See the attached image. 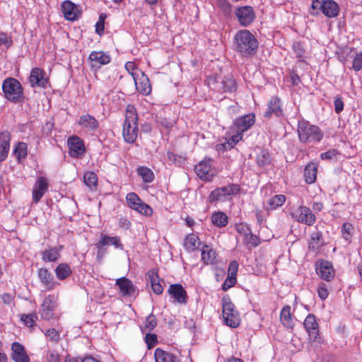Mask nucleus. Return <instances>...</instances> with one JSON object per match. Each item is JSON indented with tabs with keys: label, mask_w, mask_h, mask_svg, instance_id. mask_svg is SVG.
Masks as SVG:
<instances>
[{
	"label": "nucleus",
	"mask_w": 362,
	"mask_h": 362,
	"mask_svg": "<svg viewBox=\"0 0 362 362\" xmlns=\"http://www.w3.org/2000/svg\"><path fill=\"white\" fill-rule=\"evenodd\" d=\"M352 67L355 71H358L362 69V51L356 55Z\"/></svg>",
	"instance_id": "obj_59"
},
{
	"label": "nucleus",
	"mask_w": 362,
	"mask_h": 362,
	"mask_svg": "<svg viewBox=\"0 0 362 362\" xmlns=\"http://www.w3.org/2000/svg\"><path fill=\"white\" fill-rule=\"evenodd\" d=\"M317 165L314 163H308L304 170L305 181L307 184L315 182L317 177Z\"/></svg>",
	"instance_id": "obj_35"
},
{
	"label": "nucleus",
	"mask_w": 362,
	"mask_h": 362,
	"mask_svg": "<svg viewBox=\"0 0 362 362\" xmlns=\"http://www.w3.org/2000/svg\"><path fill=\"white\" fill-rule=\"evenodd\" d=\"M217 91L221 93H233L237 89V84L233 78H221Z\"/></svg>",
	"instance_id": "obj_32"
},
{
	"label": "nucleus",
	"mask_w": 362,
	"mask_h": 362,
	"mask_svg": "<svg viewBox=\"0 0 362 362\" xmlns=\"http://www.w3.org/2000/svg\"><path fill=\"white\" fill-rule=\"evenodd\" d=\"M211 161L212 159L205 158L204 160L200 161L199 164L195 165V172L200 179L206 181L211 180L213 176V175L210 173L211 170Z\"/></svg>",
	"instance_id": "obj_18"
},
{
	"label": "nucleus",
	"mask_w": 362,
	"mask_h": 362,
	"mask_svg": "<svg viewBox=\"0 0 362 362\" xmlns=\"http://www.w3.org/2000/svg\"><path fill=\"white\" fill-rule=\"evenodd\" d=\"M221 302L222 315L224 323L232 328L238 327L240 322V315L238 311L235 310L230 298L228 296H223Z\"/></svg>",
	"instance_id": "obj_4"
},
{
	"label": "nucleus",
	"mask_w": 362,
	"mask_h": 362,
	"mask_svg": "<svg viewBox=\"0 0 362 362\" xmlns=\"http://www.w3.org/2000/svg\"><path fill=\"white\" fill-rule=\"evenodd\" d=\"M317 294L321 300H325L329 295L327 288L325 284H321L317 288Z\"/></svg>",
	"instance_id": "obj_63"
},
{
	"label": "nucleus",
	"mask_w": 362,
	"mask_h": 362,
	"mask_svg": "<svg viewBox=\"0 0 362 362\" xmlns=\"http://www.w3.org/2000/svg\"><path fill=\"white\" fill-rule=\"evenodd\" d=\"M145 342L148 349H152L158 344V338L156 334H151L150 332H145Z\"/></svg>",
	"instance_id": "obj_54"
},
{
	"label": "nucleus",
	"mask_w": 362,
	"mask_h": 362,
	"mask_svg": "<svg viewBox=\"0 0 362 362\" xmlns=\"http://www.w3.org/2000/svg\"><path fill=\"white\" fill-rule=\"evenodd\" d=\"M157 324L158 322L156 316L153 313H151L146 317L145 325L144 326H140V329L142 333L151 332L156 327Z\"/></svg>",
	"instance_id": "obj_40"
},
{
	"label": "nucleus",
	"mask_w": 362,
	"mask_h": 362,
	"mask_svg": "<svg viewBox=\"0 0 362 362\" xmlns=\"http://www.w3.org/2000/svg\"><path fill=\"white\" fill-rule=\"evenodd\" d=\"M137 174L141 177L145 183H151L154 180V173L148 168L145 166H139L136 169Z\"/></svg>",
	"instance_id": "obj_39"
},
{
	"label": "nucleus",
	"mask_w": 362,
	"mask_h": 362,
	"mask_svg": "<svg viewBox=\"0 0 362 362\" xmlns=\"http://www.w3.org/2000/svg\"><path fill=\"white\" fill-rule=\"evenodd\" d=\"M322 238V235L321 232H315L313 233L310 235V240L308 244V247L311 250H317L319 247L321 245L320 240Z\"/></svg>",
	"instance_id": "obj_44"
},
{
	"label": "nucleus",
	"mask_w": 362,
	"mask_h": 362,
	"mask_svg": "<svg viewBox=\"0 0 362 362\" xmlns=\"http://www.w3.org/2000/svg\"><path fill=\"white\" fill-rule=\"evenodd\" d=\"M21 321L25 324V325L33 327L35 325V322L37 320V315L36 313H30V314H22L21 315Z\"/></svg>",
	"instance_id": "obj_47"
},
{
	"label": "nucleus",
	"mask_w": 362,
	"mask_h": 362,
	"mask_svg": "<svg viewBox=\"0 0 362 362\" xmlns=\"http://www.w3.org/2000/svg\"><path fill=\"white\" fill-rule=\"evenodd\" d=\"M148 276L153 292L158 295L161 294L163 293V288L160 283V279L157 274V272L153 270H151L148 272Z\"/></svg>",
	"instance_id": "obj_38"
},
{
	"label": "nucleus",
	"mask_w": 362,
	"mask_h": 362,
	"mask_svg": "<svg viewBox=\"0 0 362 362\" xmlns=\"http://www.w3.org/2000/svg\"><path fill=\"white\" fill-rule=\"evenodd\" d=\"M48 189V181L45 177H40L33 189V201L37 204Z\"/></svg>",
	"instance_id": "obj_19"
},
{
	"label": "nucleus",
	"mask_w": 362,
	"mask_h": 362,
	"mask_svg": "<svg viewBox=\"0 0 362 362\" xmlns=\"http://www.w3.org/2000/svg\"><path fill=\"white\" fill-rule=\"evenodd\" d=\"M13 153L18 160L25 158L27 156V145L23 142L18 143L13 151Z\"/></svg>",
	"instance_id": "obj_49"
},
{
	"label": "nucleus",
	"mask_w": 362,
	"mask_h": 362,
	"mask_svg": "<svg viewBox=\"0 0 362 362\" xmlns=\"http://www.w3.org/2000/svg\"><path fill=\"white\" fill-rule=\"evenodd\" d=\"M199 240L197 235L192 233L186 236L184 242V247L188 252H193L197 248V243Z\"/></svg>",
	"instance_id": "obj_43"
},
{
	"label": "nucleus",
	"mask_w": 362,
	"mask_h": 362,
	"mask_svg": "<svg viewBox=\"0 0 362 362\" xmlns=\"http://www.w3.org/2000/svg\"><path fill=\"white\" fill-rule=\"evenodd\" d=\"M127 206L132 209L146 216H150L153 214L152 208L144 203L134 192H129L126 196Z\"/></svg>",
	"instance_id": "obj_6"
},
{
	"label": "nucleus",
	"mask_w": 362,
	"mask_h": 362,
	"mask_svg": "<svg viewBox=\"0 0 362 362\" xmlns=\"http://www.w3.org/2000/svg\"><path fill=\"white\" fill-rule=\"evenodd\" d=\"M136 90L143 95L151 94L152 88L148 77L141 70L136 69L132 73Z\"/></svg>",
	"instance_id": "obj_10"
},
{
	"label": "nucleus",
	"mask_w": 362,
	"mask_h": 362,
	"mask_svg": "<svg viewBox=\"0 0 362 362\" xmlns=\"http://www.w3.org/2000/svg\"><path fill=\"white\" fill-rule=\"evenodd\" d=\"M340 155V153L337 149L332 148L329 149L326 152L322 153L320 154V158L322 160H331L335 159Z\"/></svg>",
	"instance_id": "obj_56"
},
{
	"label": "nucleus",
	"mask_w": 362,
	"mask_h": 362,
	"mask_svg": "<svg viewBox=\"0 0 362 362\" xmlns=\"http://www.w3.org/2000/svg\"><path fill=\"white\" fill-rule=\"evenodd\" d=\"M168 292L177 303H186L187 298V292L181 284H175L170 285Z\"/></svg>",
	"instance_id": "obj_22"
},
{
	"label": "nucleus",
	"mask_w": 362,
	"mask_h": 362,
	"mask_svg": "<svg viewBox=\"0 0 362 362\" xmlns=\"http://www.w3.org/2000/svg\"><path fill=\"white\" fill-rule=\"evenodd\" d=\"M293 50L296 54V57L300 61H304V58L305 57V50L303 47L302 44L299 42H295L293 44Z\"/></svg>",
	"instance_id": "obj_50"
},
{
	"label": "nucleus",
	"mask_w": 362,
	"mask_h": 362,
	"mask_svg": "<svg viewBox=\"0 0 362 362\" xmlns=\"http://www.w3.org/2000/svg\"><path fill=\"white\" fill-rule=\"evenodd\" d=\"M257 163L259 166L264 167L271 163V156L266 149H262L256 158Z\"/></svg>",
	"instance_id": "obj_42"
},
{
	"label": "nucleus",
	"mask_w": 362,
	"mask_h": 362,
	"mask_svg": "<svg viewBox=\"0 0 362 362\" xmlns=\"http://www.w3.org/2000/svg\"><path fill=\"white\" fill-rule=\"evenodd\" d=\"M61 11L67 21H75L81 16V11L79 6L69 0H66L61 5Z\"/></svg>",
	"instance_id": "obj_14"
},
{
	"label": "nucleus",
	"mask_w": 362,
	"mask_h": 362,
	"mask_svg": "<svg viewBox=\"0 0 362 362\" xmlns=\"http://www.w3.org/2000/svg\"><path fill=\"white\" fill-rule=\"evenodd\" d=\"M202 260L205 265L217 263L216 252L209 245H204L201 249Z\"/></svg>",
	"instance_id": "obj_26"
},
{
	"label": "nucleus",
	"mask_w": 362,
	"mask_h": 362,
	"mask_svg": "<svg viewBox=\"0 0 362 362\" xmlns=\"http://www.w3.org/2000/svg\"><path fill=\"white\" fill-rule=\"evenodd\" d=\"M13 45L11 36L6 33L0 32V49H8Z\"/></svg>",
	"instance_id": "obj_46"
},
{
	"label": "nucleus",
	"mask_w": 362,
	"mask_h": 362,
	"mask_svg": "<svg viewBox=\"0 0 362 362\" xmlns=\"http://www.w3.org/2000/svg\"><path fill=\"white\" fill-rule=\"evenodd\" d=\"M255 122V116L253 113L237 117L230 127L231 132H238L242 134L250 129Z\"/></svg>",
	"instance_id": "obj_11"
},
{
	"label": "nucleus",
	"mask_w": 362,
	"mask_h": 362,
	"mask_svg": "<svg viewBox=\"0 0 362 362\" xmlns=\"http://www.w3.org/2000/svg\"><path fill=\"white\" fill-rule=\"evenodd\" d=\"M65 362H101L92 356L81 358H72L66 359Z\"/></svg>",
	"instance_id": "obj_62"
},
{
	"label": "nucleus",
	"mask_w": 362,
	"mask_h": 362,
	"mask_svg": "<svg viewBox=\"0 0 362 362\" xmlns=\"http://www.w3.org/2000/svg\"><path fill=\"white\" fill-rule=\"evenodd\" d=\"M63 246L52 247L42 252V259L45 262H56L60 257V251Z\"/></svg>",
	"instance_id": "obj_31"
},
{
	"label": "nucleus",
	"mask_w": 362,
	"mask_h": 362,
	"mask_svg": "<svg viewBox=\"0 0 362 362\" xmlns=\"http://www.w3.org/2000/svg\"><path fill=\"white\" fill-rule=\"evenodd\" d=\"M324 3H325V0H312V4L310 8V14L311 16H317L320 13V11L322 12Z\"/></svg>",
	"instance_id": "obj_48"
},
{
	"label": "nucleus",
	"mask_w": 362,
	"mask_h": 362,
	"mask_svg": "<svg viewBox=\"0 0 362 362\" xmlns=\"http://www.w3.org/2000/svg\"><path fill=\"white\" fill-rule=\"evenodd\" d=\"M37 276L46 289L49 291L54 289L58 284L52 274L46 268H40L37 272Z\"/></svg>",
	"instance_id": "obj_23"
},
{
	"label": "nucleus",
	"mask_w": 362,
	"mask_h": 362,
	"mask_svg": "<svg viewBox=\"0 0 362 362\" xmlns=\"http://www.w3.org/2000/svg\"><path fill=\"white\" fill-rule=\"evenodd\" d=\"M45 335L47 339L53 342H57L60 338V333L54 328H50L45 332Z\"/></svg>",
	"instance_id": "obj_53"
},
{
	"label": "nucleus",
	"mask_w": 362,
	"mask_h": 362,
	"mask_svg": "<svg viewBox=\"0 0 362 362\" xmlns=\"http://www.w3.org/2000/svg\"><path fill=\"white\" fill-rule=\"evenodd\" d=\"M245 242L247 245H249L252 247H257L259 245L260 240L259 238L253 235L251 231H250L245 236Z\"/></svg>",
	"instance_id": "obj_55"
},
{
	"label": "nucleus",
	"mask_w": 362,
	"mask_h": 362,
	"mask_svg": "<svg viewBox=\"0 0 362 362\" xmlns=\"http://www.w3.org/2000/svg\"><path fill=\"white\" fill-rule=\"evenodd\" d=\"M116 285L118 286L120 292L123 296H132L135 292V287L129 279L122 277L116 281Z\"/></svg>",
	"instance_id": "obj_28"
},
{
	"label": "nucleus",
	"mask_w": 362,
	"mask_h": 362,
	"mask_svg": "<svg viewBox=\"0 0 362 362\" xmlns=\"http://www.w3.org/2000/svg\"><path fill=\"white\" fill-rule=\"evenodd\" d=\"M238 262L235 260L232 261L228 267V276H232L233 278H236L238 270Z\"/></svg>",
	"instance_id": "obj_58"
},
{
	"label": "nucleus",
	"mask_w": 362,
	"mask_h": 362,
	"mask_svg": "<svg viewBox=\"0 0 362 362\" xmlns=\"http://www.w3.org/2000/svg\"><path fill=\"white\" fill-rule=\"evenodd\" d=\"M154 358L156 362H180V360L174 354L165 351L160 348L154 351Z\"/></svg>",
	"instance_id": "obj_30"
},
{
	"label": "nucleus",
	"mask_w": 362,
	"mask_h": 362,
	"mask_svg": "<svg viewBox=\"0 0 362 362\" xmlns=\"http://www.w3.org/2000/svg\"><path fill=\"white\" fill-rule=\"evenodd\" d=\"M234 133L233 135L227 141L228 144H230V148H233L236 144H238L243 139V134L238 132H232Z\"/></svg>",
	"instance_id": "obj_57"
},
{
	"label": "nucleus",
	"mask_w": 362,
	"mask_h": 362,
	"mask_svg": "<svg viewBox=\"0 0 362 362\" xmlns=\"http://www.w3.org/2000/svg\"><path fill=\"white\" fill-rule=\"evenodd\" d=\"M47 362H61L60 356L57 351H52L47 354Z\"/></svg>",
	"instance_id": "obj_64"
},
{
	"label": "nucleus",
	"mask_w": 362,
	"mask_h": 362,
	"mask_svg": "<svg viewBox=\"0 0 362 362\" xmlns=\"http://www.w3.org/2000/svg\"><path fill=\"white\" fill-rule=\"evenodd\" d=\"M100 245H112L115 248L123 250V245L119 236H109L107 235H101V238L99 240Z\"/></svg>",
	"instance_id": "obj_34"
},
{
	"label": "nucleus",
	"mask_w": 362,
	"mask_h": 362,
	"mask_svg": "<svg viewBox=\"0 0 362 362\" xmlns=\"http://www.w3.org/2000/svg\"><path fill=\"white\" fill-rule=\"evenodd\" d=\"M138 119L136 107L131 104L126 107L125 120L123 124L122 135L124 140L129 143L133 144L136 141L138 136Z\"/></svg>",
	"instance_id": "obj_1"
},
{
	"label": "nucleus",
	"mask_w": 362,
	"mask_h": 362,
	"mask_svg": "<svg viewBox=\"0 0 362 362\" xmlns=\"http://www.w3.org/2000/svg\"><path fill=\"white\" fill-rule=\"evenodd\" d=\"M57 306V297L54 295L47 296L41 305V317L45 320L54 319L56 316L54 313V309Z\"/></svg>",
	"instance_id": "obj_13"
},
{
	"label": "nucleus",
	"mask_w": 362,
	"mask_h": 362,
	"mask_svg": "<svg viewBox=\"0 0 362 362\" xmlns=\"http://www.w3.org/2000/svg\"><path fill=\"white\" fill-rule=\"evenodd\" d=\"M236 50L243 57L254 54L258 47L256 37L247 30L237 32L234 37Z\"/></svg>",
	"instance_id": "obj_2"
},
{
	"label": "nucleus",
	"mask_w": 362,
	"mask_h": 362,
	"mask_svg": "<svg viewBox=\"0 0 362 362\" xmlns=\"http://www.w3.org/2000/svg\"><path fill=\"white\" fill-rule=\"evenodd\" d=\"M11 358L15 362H30V358L26 354L24 346L18 342L11 344Z\"/></svg>",
	"instance_id": "obj_21"
},
{
	"label": "nucleus",
	"mask_w": 362,
	"mask_h": 362,
	"mask_svg": "<svg viewBox=\"0 0 362 362\" xmlns=\"http://www.w3.org/2000/svg\"><path fill=\"white\" fill-rule=\"evenodd\" d=\"M292 218L298 223L313 226L316 221V216L311 209L305 206H299L291 212Z\"/></svg>",
	"instance_id": "obj_8"
},
{
	"label": "nucleus",
	"mask_w": 362,
	"mask_h": 362,
	"mask_svg": "<svg viewBox=\"0 0 362 362\" xmlns=\"http://www.w3.org/2000/svg\"><path fill=\"white\" fill-rule=\"evenodd\" d=\"M211 220L212 223L218 227H225L228 223V216L221 211L215 212L211 215Z\"/></svg>",
	"instance_id": "obj_37"
},
{
	"label": "nucleus",
	"mask_w": 362,
	"mask_h": 362,
	"mask_svg": "<svg viewBox=\"0 0 362 362\" xmlns=\"http://www.w3.org/2000/svg\"><path fill=\"white\" fill-rule=\"evenodd\" d=\"M91 68L99 69L101 66L106 65L110 62L111 57L109 54L103 51H93L88 57Z\"/></svg>",
	"instance_id": "obj_17"
},
{
	"label": "nucleus",
	"mask_w": 362,
	"mask_h": 362,
	"mask_svg": "<svg viewBox=\"0 0 362 362\" xmlns=\"http://www.w3.org/2000/svg\"><path fill=\"white\" fill-rule=\"evenodd\" d=\"M334 111L336 113L339 114L344 110V102L341 96H337L335 98L334 101Z\"/></svg>",
	"instance_id": "obj_61"
},
{
	"label": "nucleus",
	"mask_w": 362,
	"mask_h": 362,
	"mask_svg": "<svg viewBox=\"0 0 362 362\" xmlns=\"http://www.w3.org/2000/svg\"><path fill=\"white\" fill-rule=\"evenodd\" d=\"M315 271L322 279L327 281H331L335 276L332 264L327 260H321L316 263Z\"/></svg>",
	"instance_id": "obj_16"
},
{
	"label": "nucleus",
	"mask_w": 362,
	"mask_h": 362,
	"mask_svg": "<svg viewBox=\"0 0 362 362\" xmlns=\"http://www.w3.org/2000/svg\"><path fill=\"white\" fill-rule=\"evenodd\" d=\"M235 16L239 24L243 27L249 26L255 19L254 9L250 6L238 7L235 11Z\"/></svg>",
	"instance_id": "obj_12"
},
{
	"label": "nucleus",
	"mask_w": 362,
	"mask_h": 362,
	"mask_svg": "<svg viewBox=\"0 0 362 362\" xmlns=\"http://www.w3.org/2000/svg\"><path fill=\"white\" fill-rule=\"evenodd\" d=\"M67 146L69 147V153L72 158H78L85 153L84 142L77 136L69 137L67 141Z\"/></svg>",
	"instance_id": "obj_15"
},
{
	"label": "nucleus",
	"mask_w": 362,
	"mask_h": 362,
	"mask_svg": "<svg viewBox=\"0 0 362 362\" xmlns=\"http://www.w3.org/2000/svg\"><path fill=\"white\" fill-rule=\"evenodd\" d=\"M55 274L58 279L64 280L72 274L70 266L66 263H61L55 268Z\"/></svg>",
	"instance_id": "obj_36"
},
{
	"label": "nucleus",
	"mask_w": 362,
	"mask_h": 362,
	"mask_svg": "<svg viewBox=\"0 0 362 362\" xmlns=\"http://www.w3.org/2000/svg\"><path fill=\"white\" fill-rule=\"evenodd\" d=\"M4 97L9 101L18 103L23 97V89L20 82L13 78L5 79L2 83Z\"/></svg>",
	"instance_id": "obj_5"
},
{
	"label": "nucleus",
	"mask_w": 362,
	"mask_h": 362,
	"mask_svg": "<svg viewBox=\"0 0 362 362\" xmlns=\"http://www.w3.org/2000/svg\"><path fill=\"white\" fill-rule=\"evenodd\" d=\"M286 197L283 194L275 195L268 202V204L271 209H275L279 206H281L286 202Z\"/></svg>",
	"instance_id": "obj_45"
},
{
	"label": "nucleus",
	"mask_w": 362,
	"mask_h": 362,
	"mask_svg": "<svg viewBox=\"0 0 362 362\" xmlns=\"http://www.w3.org/2000/svg\"><path fill=\"white\" fill-rule=\"evenodd\" d=\"M83 182L90 189H95L98 184V177L95 173L88 171L84 174Z\"/></svg>",
	"instance_id": "obj_41"
},
{
	"label": "nucleus",
	"mask_w": 362,
	"mask_h": 362,
	"mask_svg": "<svg viewBox=\"0 0 362 362\" xmlns=\"http://www.w3.org/2000/svg\"><path fill=\"white\" fill-rule=\"evenodd\" d=\"M272 114L279 117L283 115L280 100L277 97H272L269 103L267 110L264 112L265 117H270Z\"/></svg>",
	"instance_id": "obj_27"
},
{
	"label": "nucleus",
	"mask_w": 362,
	"mask_h": 362,
	"mask_svg": "<svg viewBox=\"0 0 362 362\" xmlns=\"http://www.w3.org/2000/svg\"><path fill=\"white\" fill-rule=\"evenodd\" d=\"M298 134L299 140L303 143L319 142L323 137V133L317 126L304 119L298 122Z\"/></svg>",
	"instance_id": "obj_3"
},
{
	"label": "nucleus",
	"mask_w": 362,
	"mask_h": 362,
	"mask_svg": "<svg viewBox=\"0 0 362 362\" xmlns=\"http://www.w3.org/2000/svg\"><path fill=\"white\" fill-rule=\"evenodd\" d=\"M303 325L308 334L310 342L317 345L322 344V339L320 336L318 323L313 314H308L304 320Z\"/></svg>",
	"instance_id": "obj_7"
},
{
	"label": "nucleus",
	"mask_w": 362,
	"mask_h": 362,
	"mask_svg": "<svg viewBox=\"0 0 362 362\" xmlns=\"http://www.w3.org/2000/svg\"><path fill=\"white\" fill-rule=\"evenodd\" d=\"M291 310V308L290 305H285L281 311L280 320L284 327L287 329H292L295 324L292 319Z\"/></svg>",
	"instance_id": "obj_33"
},
{
	"label": "nucleus",
	"mask_w": 362,
	"mask_h": 362,
	"mask_svg": "<svg viewBox=\"0 0 362 362\" xmlns=\"http://www.w3.org/2000/svg\"><path fill=\"white\" fill-rule=\"evenodd\" d=\"M340 8L337 2L333 0H325L322 13L328 18H335L339 13Z\"/></svg>",
	"instance_id": "obj_29"
},
{
	"label": "nucleus",
	"mask_w": 362,
	"mask_h": 362,
	"mask_svg": "<svg viewBox=\"0 0 362 362\" xmlns=\"http://www.w3.org/2000/svg\"><path fill=\"white\" fill-rule=\"evenodd\" d=\"M10 141L11 136L8 132L0 133V162L4 161L8 156Z\"/></svg>",
	"instance_id": "obj_25"
},
{
	"label": "nucleus",
	"mask_w": 362,
	"mask_h": 362,
	"mask_svg": "<svg viewBox=\"0 0 362 362\" xmlns=\"http://www.w3.org/2000/svg\"><path fill=\"white\" fill-rule=\"evenodd\" d=\"M29 81L32 87L45 88L47 83L45 78V71L40 68H33L31 70Z\"/></svg>",
	"instance_id": "obj_20"
},
{
	"label": "nucleus",
	"mask_w": 362,
	"mask_h": 362,
	"mask_svg": "<svg viewBox=\"0 0 362 362\" xmlns=\"http://www.w3.org/2000/svg\"><path fill=\"white\" fill-rule=\"evenodd\" d=\"M353 226L350 223H344L341 228L342 237L345 240L350 243L351 238V230Z\"/></svg>",
	"instance_id": "obj_52"
},
{
	"label": "nucleus",
	"mask_w": 362,
	"mask_h": 362,
	"mask_svg": "<svg viewBox=\"0 0 362 362\" xmlns=\"http://www.w3.org/2000/svg\"><path fill=\"white\" fill-rule=\"evenodd\" d=\"M77 123L79 126L90 132H95L99 127L98 121L93 116L89 114H85L80 116Z\"/></svg>",
	"instance_id": "obj_24"
},
{
	"label": "nucleus",
	"mask_w": 362,
	"mask_h": 362,
	"mask_svg": "<svg viewBox=\"0 0 362 362\" xmlns=\"http://www.w3.org/2000/svg\"><path fill=\"white\" fill-rule=\"evenodd\" d=\"M236 284V278H233L232 276H228L224 281L221 286V288L223 291H226L228 290L230 288L233 287Z\"/></svg>",
	"instance_id": "obj_60"
},
{
	"label": "nucleus",
	"mask_w": 362,
	"mask_h": 362,
	"mask_svg": "<svg viewBox=\"0 0 362 362\" xmlns=\"http://www.w3.org/2000/svg\"><path fill=\"white\" fill-rule=\"evenodd\" d=\"M221 80V76L218 74H215L207 76L206 81L210 88L217 90L216 87H218Z\"/></svg>",
	"instance_id": "obj_51"
},
{
	"label": "nucleus",
	"mask_w": 362,
	"mask_h": 362,
	"mask_svg": "<svg viewBox=\"0 0 362 362\" xmlns=\"http://www.w3.org/2000/svg\"><path fill=\"white\" fill-rule=\"evenodd\" d=\"M240 190V187L237 184H230L227 186L216 188L210 193L209 200L210 202L222 201L228 196L238 194Z\"/></svg>",
	"instance_id": "obj_9"
}]
</instances>
